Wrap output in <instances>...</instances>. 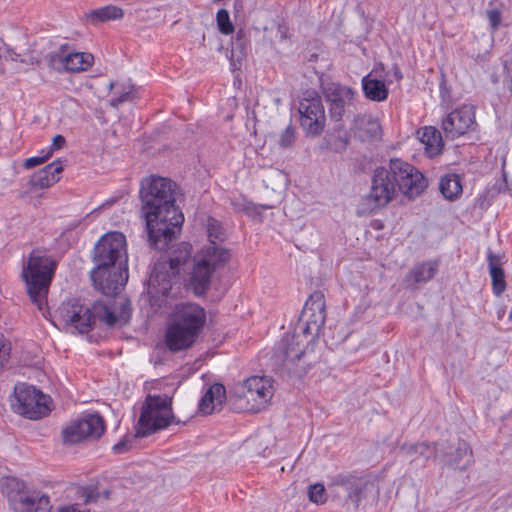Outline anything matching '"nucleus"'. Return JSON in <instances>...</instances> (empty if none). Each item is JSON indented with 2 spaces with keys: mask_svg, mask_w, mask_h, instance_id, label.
Masks as SVG:
<instances>
[{
  "mask_svg": "<svg viewBox=\"0 0 512 512\" xmlns=\"http://www.w3.org/2000/svg\"><path fill=\"white\" fill-rule=\"evenodd\" d=\"M230 252L222 246H207L194 257L190 284L196 295L209 288L213 273L223 268L230 260Z\"/></svg>",
  "mask_w": 512,
  "mask_h": 512,
  "instance_id": "nucleus-9",
  "label": "nucleus"
},
{
  "mask_svg": "<svg viewBox=\"0 0 512 512\" xmlns=\"http://www.w3.org/2000/svg\"><path fill=\"white\" fill-rule=\"evenodd\" d=\"M326 101L329 103L330 117L334 121H341L346 111L354 101V91L338 83H329L323 87Z\"/></svg>",
  "mask_w": 512,
  "mask_h": 512,
  "instance_id": "nucleus-20",
  "label": "nucleus"
},
{
  "mask_svg": "<svg viewBox=\"0 0 512 512\" xmlns=\"http://www.w3.org/2000/svg\"><path fill=\"white\" fill-rule=\"evenodd\" d=\"M397 196L393 164L378 166L372 174L369 192L361 198L358 214L369 215L385 208Z\"/></svg>",
  "mask_w": 512,
  "mask_h": 512,
  "instance_id": "nucleus-4",
  "label": "nucleus"
},
{
  "mask_svg": "<svg viewBox=\"0 0 512 512\" xmlns=\"http://www.w3.org/2000/svg\"><path fill=\"white\" fill-rule=\"evenodd\" d=\"M263 182L266 188H271L272 191L278 193L279 199L283 191L286 189L289 179L288 175L283 170L270 166L264 171Z\"/></svg>",
  "mask_w": 512,
  "mask_h": 512,
  "instance_id": "nucleus-32",
  "label": "nucleus"
},
{
  "mask_svg": "<svg viewBox=\"0 0 512 512\" xmlns=\"http://www.w3.org/2000/svg\"><path fill=\"white\" fill-rule=\"evenodd\" d=\"M124 15L125 12L122 8L115 5H107L86 12L85 18L90 24L96 25L100 22L121 19Z\"/></svg>",
  "mask_w": 512,
  "mask_h": 512,
  "instance_id": "nucleus-30",
  "label": "nucleus"
},
{
  "mask_svg": "<svg viewBox=\"0 0 512 512\" xmlns=\"http://www.w3.org/2000/svg\"><path fill=\"white\" fill-rule=\"evenodd\" d=\"M401 452L410 459L411 462L422 460L425 463L431 458H435L437 448L435 444L415 443L404 444L400 448Z\"/></svg>",
  "mask_w": 512,
  "mask_h": 512,
  "instance_id": "nucleus-28",
  "label": "nucleus"
},
{
  "mask_svg": "<svg viewBox=\"0 0 512 512\" xmlns=\"http://www.w3.org/2000/svg\"><path fill=\"white\" fill-rule=\"evenodd\" d=\"M474 463L473 452L467 442H460L455 450L445 460V464L464 471Z\"/></svg>",
  "mask_w": 512,
  "mask_h": 512,
  "instance_id": "nucleus-29",
  "label": "nucleus"
},
{
  "mask_svg": "<svg viewBox=\"0 0 512 512\" xmlns=\"http://www.w3.org/2000/svg\"><path fill=\"white\" fill-rule=\"evenodd\" d=\"M173 421L171 399L165 395H148L135 426L134 439L147 437L166 429Z\"/></svg>",
  "mask_w": 512,
  "mask_h": 512,
  "instance_id": "nucleus-7",
  "label": "nucleus"
},
{
  "mask_svg": "<svg viewBox=\"0 0 512 512\" xmlns=\"http://www.w3.org/2000/svg\"><path fill=\"white\" fill-rule=\"evenodd\" d=\"M488 264L493 291L496 295H500L506 289L504 270L501 268L497 256L492 253L488 255Z\"/></svg>",
  "mask_w": 512,
  "mask_h": 512,
  "instance_id": "nucleus-34",
  "label": "nucleus"
},
{
  "mask_svg": "<svg viewBox=\"0 0 512 512\" xmlns=\"http://www.w3.org/2000/svg\"><path fill=\"white\" fill-rule=\"evenodd\" d=\"M439 190L443 197L449 201L458 199L463 191L459 175L449 173L441 177Z\"/></svg>",
  "mask_w": 512,
  "mask_h": 512,
  "instance_id": "nucleus-33",
  "label": "nucleus"
},
{
  "mask_svg": "<svg viewBox=\"0 0 512 512\" xmlns=\"http://www.w3.org/2000/svg\"><path fill=\"white\" fill-rule=\"evenodd\" d=\"M349 130L355 138L362 142L379 140L382 135L381 125L378 119L370 114H358L354 116Z\"/></svg>",
  "mask_w": 512,
  "mask_h": 512,
  "instance_id": "nucleus-23",
  "label": "nucleus"
},
{
  "mask_svg": "<svg viewBox=\"0 0 512 512\" xmlns=\"http://www.w3.org/2000/svg\"><path fill=\"white\" fill-rule=\"evenodd\" d=\"M498 194L499 189L495 185L487 187L476 199V205L481 210H485L491 205L492 201L496 198Z\"/></svg>",
  "mask_w": 512,
  "mask_h": 512,
  "instance_id": "nucleus-38",
  "label": "nucleus"
},
{
  "mask_svg": "<svg viewBox=\"0 0 512 512\" xmlns=\"http://www.w3.org/2000/svg\"><path fill=\"white\" fill-rule=\"evenodd\" d=\"M127 97H128V93H124V94H122L120 97H118L117 99H112V100H111V104H112L113 106H117V105H119L120 103L125 102V101H126V99H127Z\"/></svg>",
  "mask_w": 512,
  "mask_h": 512,
  "instance_id": "nucleus-50",
  "label": "nucleus"
},
{
  "mask_svg": "<svg viewBox=\"0 0 512 512\" xmlns=\"http://www.w3.org/2000/svg\"><path fill=\"white\" fill-rule=\"evenodd\" d=\"M104 430L102 417L98 414H88L64 427L62 438L65 444H76L88 438H99Z\"/></svg>",
  "mask_w": 512,
  "mask_h": 512,
  "instance_id": "nucleus-17",
  "label": "nucleus"
},
{
  "mask_svg": "<svg viewBox=\"0 0 512 512\" xmlns=\"http://www.w3.org/2000/svg\"><path fill=\"white\" fill-rule=\"evenodd\" d=\"M61 162H50L43 168L36 171L30 178V184L40 189L48 188L60 179L63 171Z\"/></svg>",
  "mask_w": 512,
  "mask_h": 512,
  "instance_id": "nucleus-25",
  "label": "nucleus"
},
{
  "mask_svg": "<svg viewBox=\"0 0 512 512\" xmlns=\"http://www.w3.org/2000/svg\"><path fill=\"white\" fill-rule=\"evenodd\" d=\"M216 21L218 29L222 34L229 35L233 33L234 26L230 21L229 13L226 9L218 10L216 14Z\"/></svg>",
  "mask_w": 512,
  "mask_h": 512,
  "instance_id": "nucleus-40",
  "label": "nucleus"
},
{
  "mask_svg": "<svg viewBox=\"0 0 512 512\" xmlns=\"http://www.w3.org/2000/svg\"><path fill=\"white\" fill-rule=\"evenodd\" d=\"M438 265L436 262H424L416 265L410 272L416 283H423L431 280L436 272Z\"/></svg>",
  "mask_w": 512,
  "mask_h": 512,
  "instance_id": "nucleus-35",
  "label": "nucleus"
},
{
  "mask_svg": "<svg viewBox=\"0 0 512 512\" xmlns=\"http://www.w3.org/2000/svg\"><path fill=\"white\" fill-rule=\"evenodd\" d=\"M420 142L425 149V155L429 158L437 157L441 154L444 142L441 133L433 126H425L417 131Z\"/></svg>",
  "mask_w": 512,
  "mask_h": 512,
  "instance_id": "nucleus-24",
  "label": "nucleus"
},
{
  "mask_svg": "<svg viewBox=\"0 0 512 512\" xmlns=\"http://www.w3.org/2000/svg\"><path fill=\"white\" fill-rule=\"evenodd\" d=\"M0 490L15 512H50L52 509L48 495L30 490L24 481L16 477L1 478Z\"/></svg>",
  "mask_w": 512,
  "mask_h": 512,
  "instance_id": "nucleus-5",
  "label": "nucleus"
},
{
  "mask_svg": "<svg viewBox=\"0 0 512 512\" xmlns=\"http://www.w3.org/2000/svg\"><path fill=\"white\" fill-rule=\"evenodd\" d=\"M148 149L153 151L151 153L152 157H178V154L172 153L168 147L160 145L155 141H153V144Z\"/></svg>",
  "mask_w": 512,
  "mask_h": 512,
  "instance_id": "nucleus-45",
  "label": "nucleus"
},
{
  "mask_svg": "<svg viewBox=\"0 0 512 512\" xmlns=\"http://www.w3.org/2000/svg\"><path fill=\"white\" fill-rule=\"evenodd\" d=\"M475 125V113L472 106L464 105L450 112L442 120V130L446 138L455 139L466 134Z\"/></svg>",
  "mask_w": 512,
  "mask_h": 512,
  "instance_id": "nucleus-21",
  "label": "nucleus"
},
{
  "mask_svg": "<svg viewBox=\"0 0 512 512\" xmlns=\"http://www.w3.org/2000/svg\"><path fill=\"white\" fill-rule=\"evenodd\" d=\"M206 322V312L195 303L176 306L166 331V345L173 352L191 347Z\"/></svg>",
  "mask_w": 512,
  "mask_h": 512,
  "instance_id": "nucleus-3",
  "label": "nucleus"
},
{
  "mask_svg": "<svg viewBox=\"0 0 512 512\" xmlns=\"http://www.w3.org/2000/svg\"><path fill=\"white\" fill-rule=\"evenodd\" d=\"M226 399L224 385L215 383L211 385L199 402V410L204 414H211L217 407L221 406Z\"/></svg>",
  "mask_w": 512,
  "mask_h": 512,
  "instance_id": "nucleus-27",
  "label": "nucleus"
},
{
  "mask_svg": "<svg viewBox=\"0 0 512 512\" xmlns=\"http://www.w3.org/2000/svg\"><path fill=\"white\" fill-rule=\"evenodd\" d=\"M89 316L92 318V326L96 321L103 322L107 327H116L121 323V316L109 307L104 301L98 300L89 307Z\"/></svg>",
  "mask_w": 512,
  "mask_h": 512,
  "instance_id": "nucleus-26",
  "label": "nucleus"
},
{
  "mask_svg": "<svg viewBox=\"0 0 512 512\" xmlns=\"http://www.w3.org/2000/svg\"><path fill=\"white\" fill-rule=\"evenodd\" d=\"M390 164H393L397 187L407 199L415 200L426 190L427 179L409 162H390Z\"/></svg>",
  "mask_w": 512,
  "mask_h": 512,
  "instance_id": "nucleus-16",
  "label": "nucleus"
},
{
  "mask_svg": "<svg viewBox=\"0 0 512 512\" xmlns=\"http://www.w3.org/2000/svg\"><path fill=\"white\" fill-rule=\"evenodd\" d=\"M126 252V237L121 232H109L103 235L93 249L94 268L115 266Z\"/></svg>",
  "mask_w": 512,
  "mask_h": 512,
  "instance_id": "nucleus-14",
  "label": "nucleus"
},
{
  "mask_svg": "<svg viewBox=\"0 0 512 512\" xmlns=\"http://www.w3.org/2000/svg\"><path fill=\"white\" fill-rule=\"evenodd\" d=\"M298 335L285 334L276 347L274 361L289 373L302 376L314 365L319 357L313 352V347H300Z\"/></svg>",
  "mask_w": 512,
  "mask_h": 512,
  "instance_id": "nucleus-8",
  "label": "nucleus"
},
{
  "mask_svg": "<svg viewBox=\"0 0 512 512\" xmlns=\"http://www.w3.org/2000/svg\"><path fill=\"white\" fill-rule=\"evenodd\" d=\"M50 66L57 71L80 73L87 71L94 63V56L88 52H67L66 45L51 52L48 56Z\"/></svg>",
  "mask_w": 512,
  "mask_h": 512,
  "instance_id": "nucleus-19",
  "label": "nucleus"
},
{
  "mask_svg": "<svg viewBox=\"0 0 512 512\" xmlns=\"http://www.w3.org/2000/svg\"><path fill=\"white\" fill-rule=\"evenodd\" d=\"M393 70H394V76H395V78H396L397 80L402 79V74H401V72H400L399 68H398L397 66H394Z\"/></svg>",
  "mask_w": 512,
  "mask_h": 512,
  "instance_id": "nucleus-51",
  "label": "nucleus"
},
{
  "mask_svg": "<svg viewBox=\"0 0 512 512\" xmlns=\"http://www.w3.org/2000/svg\"><path fill=\"white\" fill-rule=\"evenodd\" d=\"M207 232L210 241L209 246H218L217 242H223L225 240V231L215 219L208 220Z\"/></svg>",
  "mask_w": 512,
  "mask_h": 512,
  "instance_id": "nucleus-37",
  "label": "nucleus"
},
{
  "mask_svg": "<svg viewBox=\"0 0 512 512\" xmlns=\"http://www.w3.org/2000/svg\"><path fill=\"white\" fill-rule=\"evenodd\" d=\"M233 205L237 211L244 212L245 214L251 217L260 215L261 209H272L275 206V204L273 203L256 205L247 200L233 202Z\"/></svg>",
  "mask_w": 512,
  "mask_h": 512,
  "instance_id": "nucleus-36",
  "label": "nucleus"
},
{
  "mask_svg": "<svg viewBox=\"0 0 512 512\" xmlns=\"http://www.w3.org/2000/svg\"><path fill=\"white\" fill-rule=\"evenodd\" d=\"M17 405L16 411L29 419L37 420L51 411V398L33 386L20 384L14 389Z\"/></svg>",
  "mask_w": 512,
  "mask_h": 512,
  "instance_id": "nucleus-12",
  "label": "nucleus"
},
{
  "mask_svg": "<svg viewBox=\"0 0 512 512\" xmlns=\"http://www.w3.org/2000/svg\"><path fill=\"white\" fill-rule=\"evenodd\" d=\"M509 318H510V320H512V308H511V311L509 313Z\"/></svg>",
  "mask_w": 512,
  "mask_h": 512,
  "instance_id": "nucleus-55",
  "label": "nucleus"
},
{
  "mask_svg": "<svg viewBox=\"0 0 512 512\" xmlns=\"http://www.w3.org/2000/svg\"><path fill=\"white\" fill-rule=\"evenodd\" d=\"M490 26L493 30H496L501 23L502 15L498 9H490L486 12Z\"/></svg>",
  "mask_w": 512,
  "mask_h": 512,
  "instance_id": "nucleus-46",
  "label": "nucleus"
},
{
  "mask_svg": "<svg viewBox=\"0 0 512 512\" xmlns=\"http://www.w3.org/2000/svg\"><path fill=\"white\" fill-rule=\"evenodd\" d=\"M300 124L308 136L319 135L325 127L326 115L319 96L303 98L299 103Z\"/></svg>",
  "mask_w": 512,
  "mask_h": 512,
  "instance_id": "nucleus-18",
  "label": "nucleus"
},
{
  "mask_svg": "<svg viewBox=\"0 0 512 512\" xmlns=\"http://www.w3.org/2000/svg\"><path fill=\"white\" fill-rule=\"evenodd\" d=\"M109 491H105V498H108Z\"/></svg>",
  "mask_w": 512,
  "mask_h": 512,
  "instance_id": "nucleus-56",
  "label": "nucleus"
},
{
  "mask_svg": "<svg viewBox=\"0 0 512 512\" xmlns=\"http://www.w3.org/2000/svg\"><path fill=\"white\" fill-rule=\"evenodd\" d=\"M191 245L180 243L171 255H162L156 261L149 278V286L155 293L167 296L174 280L191 256Z\"/></svg>",
  "mask_w": 512,
  "mask_h": 512,
  "instance_id": "nucleus-6",
  "label": "nucleus"
},
{
  "mask_svg": "<svg viewBox=\"0 0 512 512\" xmlns=\"http://www.w3.org/2000/svg\"><path fill=\"white\" fill-rule=\"evenodd\" d=\"M296 141V128L288 125L285 130L279 135L277 140L278 146L281 149H287L294 145Z\"/></svg>",
  "mask_w": 512,
  "mask_h": 512,
  "instance_id": "nucleus-41",
  "label": "nucleus"
},
{
  "mask_svg": "<svg viewBox=\"0 0 512 512\" xmlns=\"http://www.w3.org/2000/svg\"><path fill=\"white\" fill-rule=\"evenodd\" d=\"M349 145V137L345 131H339L338 136L331 142V148L336 152L346 150Z\"/></svg>",
  "mask_w": 512,
  "mask_h": 512,
  "instance_id": "nucleus-43",
  "label": "nucleus"
},
{
  "mask_svg": "<svg viewBox=\"0 0 512 512\" xmlns=\"http://www.w3.org/2000/svg\"><path fill=\"white\" fill-rule=\"evenodd\" d=\"M326 320L324 294L315 291L306 301L299 318V329L303 335H318Z\"/></svg>",
  "mask_w": 512,
  "mask_h": 512,
  "instance_id": "nucleus-15",
  "label": "nucleus"
},
{
  "mask_svg": "<svg viewBox=\"0 0 512 512\" xmlns=\"http://www.w3.org/2000/svg\"><path fill=\"white\" fill-rule=\"evenodd\" d=\"M57 266L58 261L42 248L33 249L23 261L21 279L30 300L39 310L46 305Z\"/></svg>",
  "mask_w": 512,
  "mask_h": 512,
  "instance_id": "nucleus-2",
  "label": "nucleus"
},
{
  "mask_svg": "<svg viewBox=\"0 0 512 512\" xmlns=\"http://www.w3.org/2000/svg\"><path fill=\"white\" fill-rule=\"evenodd\" d=\"M112 449H113L114 453L124 452L126 449V436H124V438L120 442L115 444Z\"/></svg>",
  "mask_w": 512,
  "mask_h": 512,
  "instance_id": "nucleus-48",
  "label": "nucleus"
},
{
  "mask_svg": "<svg viewBox=\"0 0 512 512\" xmlns=\"http://www.w3.org/2000/svg\"><path fill=\"white\" fill-rule=\"evenodd\" d=\"M11 353V344L5 340L3 334L0 333V370L8 362Z\"/></svg>",
  "mask_w": 512,
  "mask_h": 512,
  "instance_id": "nucleus-44",
  "label": "nucleus"
},
{
  "mask_svg": "<svg viewBox=\"0 0 512 512\" xmlns=\"http://www.w3.org/2000/svg\"><path fill=\"white\" fill-rule=\"evenodd\" d=\"M8 54H9V57L11 60H13V61L19 60V54L15 53L13 51H8Z\"/></svg>",
  "mask_w": 512,
  "mask_h": 512,
  "instance_id": "nucleus-53",
  "label": "nucleus"
},
{
  "mask_svg": "<svg viewBox=\"0 0 512 512\" xmlns=\"http://www.w3.org/2000/svg\"><path fill=\"white\" fill-rule=\"evenodd\" d=\"M42 162H24V166L26 169H31L35 167L37 164H41Z\"/></svg>",
  "mask_w": 512,
  "mask_h": 512,
  "instance_id": "nucleus-52",
  "label": "nucleus"
},
{
  "mask_svg": "<svg viewBox=\"0 0 512 512\" xmlns=\"http://www.w3.org/2000/svg\"><path fill=\"white\" fill-rule=\"evenodd\" d=\"M364 95L371 101L382 102L387 99L388 89L381 80L372 77V73L362 79Z\"/></svg>",
  "mask_w": 512,
  "mask_h": 512,
  "instance_id": "nucleus-31",
  "label": "nucleus"
},
{
  "mask_svg": "<svg viewBox=\"0 0 512 512\" xmlns=\"http://www.w3.org/2000/svg\"><path fill=\"white\" fill-rule=\"evenodd\" d=\"M236 393L245 402L243 409L257 413L265 409L272 399L273 381L267 377L251 376L237 386Z\"/></svg>",
  "mask_w": 512,
  "mask_h": 512,
  "instance_id": "nucleus-11",
  "label": "nucleus"
},
{
  "mask_svg": "<svg viewBox=\"0 0 512 512\" xmlns=\"http://www.w3.org/2000/svg\"><path fill=\"white\" fill-rule=\"evenodd\" d=\"M141 89L136 88L134 85H130V101L135 98H140Z\"/></svg>",
  "mask_w": 512,
  "mask_h": 512,
  "instance_id": "nucleus-49",
  "label": "nucleus"
},
{
  "mask_svg": "<svg viewBox=\"0 0 512 512\" xmlns=\"http://www.w3.org/2000/svg\"><path fill=\"white\" fill-rule=\"evenodd\" d=\"M65 143H66V140L62 135H56L53 138L51 146L48 148V150L45 154L39 155V156H32V157L26 158L25 160H48L50 157H52L53 151L63 148Z\"/></svg>",
  "mask_w": 512,
  "mask_h": 512,
  "instance_id": "nucleus-42",
  "label": "nucleus"
},
{
  "mask_svg": "<svg viewBox=\"0 0 512 512\" xmlns=\"http://www.w3.org/2000/svg\"><path fill=\"white\" fill-rule=\"evenodd\" d=\"M504 166H505V162H503V164H502V172H503V179H504V181H506V173L504 171Z\"/></svg>",
  "mask_w": 512,
  "mask_h": 512,
  "instance_id": "nucleus-54",
  "label": "nucleus"
},
{
  "mask_svg": "<svg viewBox=\"0 0 512 512\" xmlns=\"http://www.w3.org/2000/svg\"><path fill=\"white\" fill-rule=\"evenodd\" d=\"M57 314L64 324L75 328L79 333H87L92 329L89 307L82 305L78 300L62 303Z\"/></svg>",
  "mask_w": 512,
  "mask_h": 512,
  "instance_id": "nucleus-22",
  "label": "nucleus"
},
{
  "mask_svg": "<svg viewBox=\"0 0 512 512\" xmlns=\"http://www.w3.org/2000/svg\"><path fill=\"white\" fill-rule=\"evenodd\" d=\"M90 278L97 291L108 297H117L124 291L128 282L127 260L123 267L93 268Z\"/></svg>",
  "mask_w": 512,
  "mask_h": 512,
  "instance_id": "nucleus-13",
  "label": "nucleus"
},
{
  "mask_svg": "<svg viewBox=\"0 0 512 512\" xmlns=\"http://www.w3.org/2000/svg\"><path fill=\"white\" fill-rule=\"evenodd\" d=\"M178 186L169 178L151 175L141 181L140 198L149 242L165 250L181 231L184 216L176 206Z\"/></svg>",
  "mask_w": 512,
  "mask_h": 512,
  "instance_id": "nucleus-1",
  "label": "nucleus"
},
{
  "mask_svg": "<svg viewBox=\"0 0 512 512\" xmlns=\"http://www.w3.org/2000/svg\"><path fill=\"white\" fill-rule=\"evenodd\" d=\"M82 497L84 502L89 504L97 501L98 493L94 489L86 487L82 490Z\"/></svg>",
  "mask_w": 512,
  "mask_h": 512,
  "instance_id": "nucleus-47",
  "label": "nucleus"
},
{
  "mask_svg": "<svg viewBox=\"0 0 512 512\" xmlns=\"http://www.w3.org/2000/svg\"><path fill=\"white\" fill-rule=\"evenodd\" d=\"M308 498L316 505L324 504L327 501V494L324 485L321 483L310 485L308 488Z\"/></svg>",
  "mask_w": 512,
  "mask_h": 512,
  "instance_id": "nucleus-39",
  "label": "nucleus"
},
{
  "mask_svg": "<svg viewBox=\"0 0 512 512\" xmlns=\"http://www.w3.org/2000/svg\"><path fill=\"white\" fill-rule=\"evenodd\" d=\"M384 471L369 473L364 476L339 474L331 479L329 488L342 487L347 492V499L357 508L369 495L379 494V484L384 479Z\"/></svg>",
  "mask_w": 512,
  "mask_h": 512,
  "instance_id": "nucleus-10",
  "label": "nucleus"
}]
</instances>
